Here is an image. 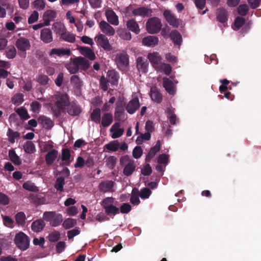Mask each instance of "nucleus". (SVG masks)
<instances>
[{
  "mask_svg": "<svg viewBox=\"0 0 261 261\" xmlns=\"http://www.w3.org/2000/svg\"><path fill=\"white\" fill-rule=\"evenodd\" d=\"M150 97L151 99L158 103H160L162 101V95L160 90L155 87L150 89Z\"/></svg>",
  "mask_w": 261,
  "mask_h": 261,
  "instance_id": "obj_22",
  "label": "nucleus"
},
{
  "mask_svg": "<svg viewBox=\"0 0 261 261\" xmlns=\"http://www.w3.org/2000/svg\"><path fill=\"white\" fill-rule=\"evenodd\" d=\"M63 221L62 215L60 214H55L54 216L50 222L52 226L56 227L59 226Z\"/></svg>",
  "mask_w": 261,
  "mask_h": 261,
  "instance_id": "obj_47",
  "label": "nucleus"
},
{
  "mask_svg": "<svg viewBox=\"0 0 261 261\" xmlns=\"http://www.w3.org/2000/svg\"><path fill=\"white\" fill-rule=\"evenodd\" d=\"M70 151L68 148H63L61 153V160L64 163L61 165L69 166L71 162Z\"/></svg>",
  "mask_w": 261,
  "mask_h": 261,
  "instance_id": "obj_25",
  "label": "nucleus"
},
{
  "mask_svg": "<svg viewBox=\"0 0 261 261\" xmlns=\"http://www.w3.org/2000/svg\"><path fill=\"white\" fill-rule=\"evenodd\" d=\"M76 224V219L72 218H67L65 219L63 223V226L66 229L73 227Z\"/></svg>",
  "mask_w": 261,
  "mask_h": 261,
  "instance_id": "obj_52",
  "label": "nucleus"
},
{
  "mask_svg": "<svg viewBox=\"0 0 261 261\" xmlns=\"http://www.w3.org/2000/svg\"><path fill=\"white\" fill-rule=\"evenodd\" d=\"M57 101L55 104L59 107L66 108L69 103V98L67 93L59 92L56 95Z\"/></svg>",
  "mask_w": 261,
  "mask_h": 261,
  "instance_id": "obj_8",
  "label": "nucleus"
},
{
  "mask_svg": "<svg viewBox=\"0 0 261 261\" xmlns=\"http://www.w3.org/2000/svg\"><path fill=\"white\" fill-rule=\"evenodd\" d=\"M140 106L138 98L135 97L128 102L126 110L129 114H133L139 108Z\"/></svg>",
  "mask_w": 261,
  "mask_h": 261,
  "instance_id": "obj_14",
  "label": "nucleus"
},
{
  "mask_svg": "<svg viewBox=\"0 0 261 261\" xmlns=\"http://www.w3.org/2000/svg\"><path fill=\"white\" fill-rule=\"evenodd\" d=\"M245 22V19L242 17L238 16L236 18L234 23L233 29L236 30H239Z\"/></svg>",
  "mask_w": 261,
  "mask_h": 261,
  "instance_id": "obj_48",
  "label": "nucleus"
},
{
  "mask_svg": "<svg viewBox=\"0 0 261 261\" xmlns=\"http://www.w3.org/2000/svg\"><path fill=\"white\" fill-rule=\"evenodd\" d=\"M32 6L33 8L40 11L45 8V3L44 0H35L32 3Z\"/></svg>",
  "mask_w": 261,
  "mask_h": 261,
  "instance_id": "obj_51",
  "label": "nucleus"
},
{
  "mask_svg": "<svg viewBox=\"0 0 261 261\" xmlns=\"http://www.w3.org/2000/svg\"><path fill=\"white\" fill-rule=\"evenodd\" d=\"M23 188L29 191L36 192L38 191V188L30 181H27L23 184Z\"/></svg>",
  "mask_w": 261,
  "mask_h": 261,
  "instance_id": "obj_59",
  "label": "nucleus"
},
{
  "mask_svg": "<svg viewBox=\"0 0 261 261\" xmlns=\"http://www.w3.org/2000/svg\"><path fill=\"white\" fill-rule=\"evenodd\" d=\"M120 164L124 166L123 173L126 176L133 174L136 170V166L135 161L128 155L122 156L120 159Z\"/></svg>",
  "mask_w": 261,
  "mask_h": 261,
  "instance_id": "obj_2",
  "label": "nucleus"
},
{
  "mask_svg": "<svg viewBox=\"0 0 261 261\" xmlns=\"http://www.w3.org/2000/svg\"><path fill=\"white\" fill-rule=\"evenodd\" d=\"M67 106V112L70 115L77 116L81 113L80 107L75 103L69 102Z\"/></svg>",
  "mask_w": 261,
  "mask_h": 261,
  "instance_id": "obj_27",
  "label": "nucleus"
},
{
  "mask_svg": "<svg viewBox=\"0 0 261 261\" xmlns=\"http://www.w3.org/2000/svg\"><path fill=\"white\" fill-rule=\"evenodd\" d=\"M14 242L16 246L22 250L27 249L30 246L29 238L21 231L16 234Z\"/></svg>",
  "mask_w": 261,
  "mask_h": 261,
  "instance_id": "obj_5",
  "label": "nucleus"
},
{
  "mask_svg": "<svg viewBox=\"0 0 261 261\" xmlns=\"http://www.w3.org/2000/svg\"><path fill=\"white\" fill-rule=\"evenodd\" d=\"M65 109L63 107H59L55 103V106L51 108V110L54 116L56 118L59 117L61 115V112Z\"/></svg>",
  "mask_w": 261,
  "mask_h": 261,
  "instance_id": "obj_57",
  "label": "nucleus"
},
{
  "mask_svg": "<svg viewBox=\"0 0 261 261\" xmlns=\"http://www.w3.org/2000/svg\"><path fill=\"white\" fill-rule=\"evenodd\" d=\"M106 15L108 21L111 24L117 25L119 24L118 17L112 10H110L106 12Z\"/></svg>",
  "mask_w": 261,
  "mask_h": 261,
  "instance_id": "obj_24",
  "label": "nucleus"
},
{
  "mask_svg": "<svg viewBox=\"0 0 261 261\" xmlns=\"http://www.w3.org/2000/svg\"><path fill=\"white\" fill-rule=\"evenodd\" d=\"M170 37L174 44L180 45L182 42V37L177 30H173L170 33Z\"/></svg>",
  "mask_w": 261,
  "mask_h": 261,
  "instance_id": "obj_35",
  "label": "nucleus"
},
{
  "mask_svg": "<svg viewBox=\"0 0 261 261\" xmlns=\"http://www.w3.org/2000/svg\"><path fill=\"white\" fill-rule=\"evenodd\" d=\"M146 26L148 32L154 34L160 31L162 23L160 19L157 17H152L148 20Z\"/></svg>",
  "mask_w": 261,
  "mask_h": 261,
  "instance_id": "obj_6",
  "label": "nucleus"
},
{
  "mask_svg": "<svg viewBox=\"0 0 261 261\" xmlns=\"http://www.w3.org/2000/svg\"><path fill=\"white\" fill-rule=\"evenodd\" d=\"M56 15L57 13L55 10H48L46 11L43 15L45 25H49L50 22L56 18Z\"/></svg>",
  "mask_w": 261,
  "mask_h": 261,
  "instance_id": "obj_21",
  "label": "nucleus"
},
{
  "mask_svg": "<svg viewBox=\"0 0 261 261\" xmlns=\"http://www.w3.org/2000/svg\"><path fill=\"white\" fill-rule=\"evenodd\" d=\"M7 135L9 137V142L11 143H14L15 142V139L20 137V133L18 132H14L12 129L9 128Z\"/></svg>",
  "mask_w": 261,
  "mask_h": 261,
  "instance_id": "obj_44",
  "label": "nucleus"
},
{
  "mask_svg": "<svg viewBox=\"0 0 261 261\" xmlns=\"http://www.w3.org/2000/svg\"><path fill=\"white\" fill-rule=\"evenodd\" d=\"M151 194V191L147 188H143L141 189L140 191H139L140 197L144 199L148 198Z\"/></svg>",
  "mask_w": 261,
  "mask_h": 261,
  "instance_id": "obj_55",
  "label": "nucleus"
},
{
  "mask_svg": "<svg viewBox=\"0 0 261 261\" xmlns=\"http://www.w3.org/2000/svg\"><path fill=\"white\" fill-rule=\"evenodd\" d=\"M16 53V49L14 46L9 47L6 51V57L10 59H14Z\"/></svg>",
  "mask_w": 261,
  "mask_h": 261,
  "instance_id": "obj_56",
  "label": "nucleus"
},
{
  "mask_svg": "<svg viewBox=\"0 0 261 261\" xmlns=\"http://www.w3.org/2000/svg\"><path fill=\"white\" fill-rule=\"evenodd\" d=\"M45 226V223L42 219H38L34 221L31 225V228L34 232H38L42 231Z\"/></svg>",
  "mask_w": 261,
  "mask_h": 261,
  "instance_id": "obj_31",
  "label": "nucleus"
},
{
  "mask_svg": "<svg viewBox=\"0 0 261 261\" xmlns=\"http://www.w3.org/2000/svg\"><path fill=\"white\" fill-rule=\"evenodd\" d=\"M24 151L29 154L33 153L36 151L35 146L32 141H28L23 145Z\"/></svg>",
  "mask_w": 261,
  "mask_h": 261,
  "instance_id": "obj_45",
  "label": "nucleus"
},
{
  "mask_svg": "<svg viewBox=\"0 0 261 261\" xmlns=\"http://www.w3.org/2000/svg\"><path fill=\"white\" fill-rule=\"evenodd\" d=\"M163 15L170 25L177 28L179 24L178 20L169 10H165Z\"/></svg>",
  "mask_w": 261,
  "mask_h": 261,
  "instance_id": "obj_18",
  "label": "nucleus"
},
{
  "mask_svg": "<svg viewBox=\"0 0 261 261\" xmlns=\"http://www.w3.org/2000/svg\"><path fill=\"white\" fill-rule=\"evenodd\" d=\"M53 29L54 32L60 36L66 30L65 25L61 22L54 23L53 25Z\"/></svg>",
  "mask_w": 261,
  "mask_h": 261,
  "instance_id": "obj_40",
  "label": "nucleus"
},
{
  "mask_svg": "<svg viewBox=\"0 0 261 261\" xmlns=\"http://www.w3.org/2000/svg\"><path fill=\"white\" fill-rule=\"evenodd\" d=\"M114 61L119 70L125 71L129 66V56L126 51L123 50L115 55Z\"/></svg>",
  "mask_w": 261,
  "mask_h": 261,
  "instance_id": "obj_3",
  "label": "nucleus"
},
{
  "mask_svg": "<svg viewBox=\"0 0 261 261\" xmlns=\"http://www.w3.org/2000/svg\"><path fill=\"white\" fill-rule=\"evenodd\" d=\"M90 118L92 121L97 124H99L101 121V110L96 108L91 113Z\"/></svg>",
  "mask_w": 261,
  "mask_h": 261,
  "instance_id": "obj_33",
  "label": "nucleus"
},
{
  "mask_svg": "<svg viewBox=\"0 0 261 261\" xmlns=\"http://www.w3.org/2000/svg\"><path fill=\"white\" fill-rule=\"evenodd\" d=\"M71 54V51L69 49H65L63 48H53L49 52V56H52L53 55H57L59 57L63 56L64 55H67L68 56H70Z\"/></svg>",
  "mask_w": 261,
  "mask_h": 261,
  "instance_id": "obj_28",
  "label": "nucleus"
},
{
  "mask_svg": "<svg viewBox=\"0 0 261 261\" xmlns=\"http://www.w3.org/2000/svg\"><path fill=\"white\" fill-rule=\"evenodd\" d=\"M99 27L101 32L106 35L112 36L115 33V29L105 20L100 21Z\"/></svg>",
  "mask_w": 261,
  "mask_h": 261,
  "instance_id": "obj_9",
  "label": "nucleus"
},
{
  "mask_svg": "<svg viewBox=\"0 0 261 261\" xmlns=\"http://www.w3.org/2000/svg\"><path fill=\"white\" fill-rule=\"evenodd\" d=\"M15 45L18 50L19 56L21 58H25L26 51L31 47L29 40L24 37H20L16 41Z\"/></svg>",
  "mask_w": 261,
  "mask_h": 261,
  "instance_id": "obj_4",
  "label": "nucleus"
},
{
  "mask_svg": "<svg viewBox=\"0 0 261 261\" xmlns=\"http://www.w3.org/2000/svg\"><path fill=\"white\" fill-rule=\"evenodd\" d=\"M70 82L76 89H80L83 86V82L76 75H73L71 77Z\"/></svg>",
  "mask_w": 261,
  "mask_h": 261,
  "instance_id": "obj_46",
  "label": "nucleus"
},
{
  "mask_svg": "<svg viewBox=\"0 0 261 261\" xmlns=\"http://www.w3.org/2000/svg\"><path fill=\"white\" fill-rule=\"evenodd\" d=\"M106 78L108 83L111 85H117L119 79V75L118 72L114 70H108L107 73Z\"/></svg>",
  "mask_w": 261,
  "mask_h": 261,
  "instance_id": "obj_16",
  "label": "nucleus"
},
{
  "mask_svg": "<svg viewBox=\"0 0 261 261\" xmlns=\"http://www.w3.org/2000/svg\"><path fill=\"white\" fill-rule=\"evenodd\" d=\"M117 158L115 156H110L107 159V165L110 169H113L116 165Z\"/></svg>",
  "mask_w": 261,
  "mask_h": 261,
  "instance_id": "obj_62",
  "label": "nucleus"
},
{
  "mask_svg": "<svg viewBox=\"0 0 261 261\" xmlns=\"http://www.w3.org/2000/svg\"><path fill=\"white\" fill-rule=\"evenodd\" d=\"M168 118L169 119L170 123L172 125L176 124V116L174 112L170 108L167 109Z\"/></svg>",
  "mask_w": 261,
  "mask_h": 261,
  "instance_id": "obj_64",
  "label": "nucleus"
},
{
  "mask_svg": "<svg viewBox=\"0 0 261 261\" xmlns=\"http://www.w3.org/2000/svg\"><path fill=\"white\" fill-rule=\"evenodd\" d=\"M161 149V143L160 140L156 141L155 145L152 147L148 154L146 155L145 161L149 162L151 160L154 156L156 153L160 151Z\"/></svg>",
  "mask_w": 261,
  "mask_h": 261,
  "instance_id": "obj_20",
  "label": "nucleus"
},
{
  "mask_svg": "<svg viewBox=\"0 0 261 261\" xmlns=\"http://www.w3.org/2000/svg\"><path fill=\"white\" fill-rule=\"evenodd\" d=\"M58 155V151L56 149L49 151L45 155V161L48 166L51 165L57 159Z\"/></svg>",
  "mask_w": 261,
  "mask_h": 261,
  "instance_id": "obj_30",
  "label": "nucleus"
},
{
  "mask_svg": "<svg viewBox=\"0 0 261 261\" xmlns=\"http://www.w3.org/2000/svg\"><path fill=\"white\" fill-rule=\"evenodd\" d=\"M38 121L39 123L42 124L43 127L47 129H51L54 125L53 121L44 115L40 116L38 118Z\"/></svg>",
  "mask_w": 261,
  "mask_h": 261,
  "instance_id": "obj_19",
  "label": "nucleus"
},
{
  "mask_svg": "<svg viewBox=\"0 0 261 261\" xmlns=\"http://www.w3.org/2000/svg\"><path fill=\"white\" fill-rule=\"evenodd\" d=\"M81 54L90 60H94L96 57L94 53L88 47H81L79 48Z\"/></svg>",
  "mask_w": 261,
  "mask_h": 261,
  "instance_id": "obj_29",
  "label": "nucleus"
},
{
  "mask_svg": "<svg viewBox=\"0 0 261 261\" xmlns=\"http://www.w3.org/2000/svg\"><path fill=\"white\" fill-rule=\"evenodd\" d=\"M114 119L116 121H124L125 113L122 108H116L114 114Z\"/></svg>",
  "mask_w": 261,
  "mask_h": 261,
  "instance_id": "obj_41",
  "label": "nucleus"
},
{
  "mask_svg": "<svg viewBox=\"0 0 261 261\" xmlns=\"http://www.w3.org/2000/svg\"><path fill=\"white\" fill-rule=\"evenodd\" d=\"M65 184V182L64 177L63 176H59L56 179L55 188L58 191L60 192H63V187Z\"/></svg>",
  "mask_w": 261,
  "mask_h": 261,
  "instance_id": "obj_43",
  "label": "nucleus"
},
{
  "mask_svg": "<svg viewBox=\"0 0 261 261\" xmlns=\"http://www.w3.org/2000/svg\"><path fill=\"white\" fill-rule=\"evenodd\" d=\"M15 220L16 223L18 225L23 226L25 224L26 216L25 214L22 212L17 213L15 215Z\"/></svg>",
  "mask_w": 261,
  "mask_h": 261,
  "instance_id": "obj_42",
  "label": "nucleus"
},
{
  "mask_svg": "<svg viewBox=\"0 0 261 261\" xmlns=\"http://www.w3.org/2000/svg\"><path fill=\"white\" fill-rule=\"evenodd\" d=\"M40 39L45 43H49L53 41L52 32L50 29L44 28L41 31Z\"/></svg>",
  "mask_w": 261,
  "mask_h": 261,
  "instance_id": "obj_15",
  "label": "nucleus"
},
{
  "mask_svg": "<svg viewBox=\"0 0 261 261\" xmlns=\"http://www.w3.org/2000/svg\"><path fill=\"white\" fill-rule=\"evenodd\" d=\"M23 95L21 93L15 94L12 98V101L15 105L19 106L23 101Z\"/></svg>",
  "mask_w": 261,
  "mask_h": 261,
  "instance_id": "obj_58",
  "label": "nucleus"
},
{
  "mask_svg": "<svg viewBox=\"0 0 261 261\" xmlns=\"http://www.w3.org/2000/svg\"><path fill=\"white\" fill-rule=\"evenodd\" d=\"M16 112L23 120L28 119L30 117L27 110L23 107L17 109Z\"/></svg>",
  "mask_w": 261,
  "mask_h": 261,
  "instance_id": "obj_54",
  "label": "nucleus"
},
{
  "mask_svg": "<svg viewBox=\"0 0 261 261\" xmlns=\"http://www.w3.org/2000/svg\"><path fill=\"white\" fill-rule=\"evenodd\" d=\"M104 208L107 215H115L119 213V208L113 204L104 205Z\"/></svg>",
  "mask_w": 261,
  "mask_h": 261,
  "instance_id": "obj_39",
  "label": "nucleus"
},
{
  "mask_svg": "<svg viewBox=\"0 0 261 261\" xmlns=\"http://www.w3.org/2000/svg\"><path fill=\"white\" fill-rule=\"evenodd\" d=\"M9 157L10 160L16 165H20L21 164V160L16 152L13 149L9 151Z\"/></svg>",
  "mask_w": 261,
  "mask_h": 261,
  "instance_id": "obj_38",
  "label": "nucleus"
},
{
  "mask_svg": "<svg viewBox=\"0 0 261 261\" xmlns=\"http://www.w3.org/2000/svg\"><path fill=\"white\" fill-rule=\"evenodd\" d=\"M95 39L97 44L102 48L104 50L107 51H111L112 49L108 38L103 34H99L97 35Z\"/></svg>",
  "mask_w": 261,
  "mask_h": 261,
  "instance_id": "obj_7",
  "label": "nucleus"
},
{
  "mask_svg": "<svg viewBox=\"0 0 261 261\" xmlns=\"http://www.w3.org/2000/svg\"><path fill=\"white\" fill-rule=\"evenodd\" d=\"M134 16L148 17L151 16L152 10L151 9L142 6L136 8L134 11Z\"/></svg>",
  "mask_w": 261,
  "mask_h": 261,
  "instance_id": "obj_11",
  "label": "nucleus"
},
{
  "mask_svg": "<svg viewBox=\"0 0 261 261\" xmlns=\"http://www.w3.org/2000/svg\"><path fill=\"white\" fill-rule=\"evenodd\" d=\"M117 32L120 37L124 40H130L132 39L130 33L125 29H119Z\"/></svg>",
  "mask_w": 261,
  "mask_h": 261,
  "instance_id": "obj_49",
  "label": "nucleus"
},
{
  "mask_svg": "<svg viewBox=\"0 0 261 261\" xmlns=\"http://www.w3.org/2000/svg\"><path fill=\"white\" fill-rule=\"evenodd\" d=\"M139 190L136 188L133 189L132 191L131 197L130 198V202L134 205H139L140 203V200L139 197Z\"/></svg>",
  "mask_w": 261,
  "mask_h": 261,
  "instance_id": "obj_36",
  "label": "nucleus"
},
{
  "mask_svg": "<svg viewBox=\"0 0 261 261\" xmlns=\"http://www.w3.org/2000/svg\"><path fill=\"white\" fill-rule=\"evenodd\" d=\"M156 69H158L161 72H164L165 74L168 75L171 72L172 67L169 64L161 63L159 67L157 68Z\"/></svg>",
  "mask_w": 261,
  "mask_h": 261,
  "instance_id": "obj_50",
  "label": "nucleus"
},
{
  "mask_svg": "<svg viewBox=\"0 0 261 261\" xmlns=\"http://www.w3.org/2000/svg\"><path fill=\"white\" fill-rule=\"evenodd\" d=\"M113 122V115L111 113H106L102 116L101 124L103 127H108Z\"/></svg>",
  "mask_w": 261,
  "mask_h": 261,
  "instance_id": "obj_37",
  "label": "nucleus"
},
{
  "mask_svg": "<svg viewBox=\"0 0 261 261\" xmlns=\"http://www.w3.org/2000/svg\"><path fill=\"white\" fill-rule=\"evenodd\" d=\"M138 70L142 73H146L148 71V62L147 59L142 57H138L136 60Z\"/></svg>",
  "mask_w": 261,
  "mask_h": 261,
  "instance_id": "obj_13",
  "label": "nucleus"
},
{
  "mask_svg": "<svg viewBox=\"0 0 261 261\" xmlns=\"http://www.w3.org/2000/svg\"><path fill=\"white\" fill-rule=\"evenodd\" d=\"M158 38L154 36H148L142 39L143 44L149 47H154L158 44Z\"/></svg>",
  "mask_w": 261,
  "mask_h": 261,
  "instance_id": "obj_23",
  "label": "nucleus"
},
{
  "mask_svg": "<svg viewBox=\"0 0 261 261\" xmlns=\"http://www.w3.org/2000/svg\"><path fill=\"white\" fill-rule=\"evenodd\" d=\"M50 242H55L58 241L60 238V233L58 231H54L49 233L48 236Z\"/></svg>",
  "mask_w": 261,
  "mask_h": 261,
  "instance_id": "obj_63",
  "label": "nucleus"
},
{
  "mask_svg": "<svg viewBox=\"0 0 261 261\" xmlns=\"http://www.w3.org/2000/svg\"><path fill=\"white\" fill-rule=\"evenodd\" d=\"M89 67L90 64L88 60L82 57L73 58L66 65L67 69L71 74L77 73L79 69L85 71L89 69Z\"/></svg>",
  "mask_w": 261,
  "mask_h": 261,
  "instance_id": "obj_1",
  "label": "nucleus"
},
{
  "mask_svg": "<svg viewBox=\"0 0 261 261\" xmlns=\"http://www.w3.org/2000/svg\"><path fill=\"white\" fill-rule=\"evenodd\" d=\"M249 11V7L246 4L240 5L238 8V13L241 16H245Z\"/></svg>",
  "mask_w": 261,
  "mask_h": 261,
  "instance_id": "obj_61",
  "label": "nucleus"
},
{
  "mask_svg": "<svg viewBox=\"0 0 261 261\" xmlns=\"http://www.w3.org/2000/svg\"><path fill=\"white\" fill-rule=\"evenodd\" d=\"M60 38L65 41L69 43H74L75 41V36L68 32L67 30L60 36Z\"/></svg>",
  "mask_w": 261,
  "mask_h": 261,
  "instance_id": "obj_34",
  "label": "nucleus"
},
{
  "mask_svg": "<svg viewBox=\"0 0 261 261\" xmlns=\"http://www.w3.org/2000/svg\"><path fill=\"white\" fill-rule=\"evenodd\" d=\"M119 147V144L117 140L111 141L105 145V147L110 151H116Z\"/></svg>",
  "mask_w": 261,
  "mask_h": 261,
  "instance_id": "obj_53",
  "label": "nucleus"
},
{
  "mask_svg": "<svg viewBox=\"0 0 261 261\" xmlns=\"http://www.w3.org/2000/svg\"><path fill=\"white\" fill-rule=\"evenodd\" d=\"M217 19L222 23L226 22L228 20V13L226 10L223 8L219 9L217 12Z\"/></svg>",
  "mask_w": 261,
  "mask_h": 261,
  "instance_id": "obj_32",
  "label": "nucleus"
},
{
  "mask_svg": "<svg viewBox=\"0 0 261 261\" xmlns=\"http://www.w3.org/2000/svg\"><path fill=\"white\" fill-rule=\"evenodd\" d=\"M147 58L152 64V66L155 69L159 68L160 65L162 63V58L160 54L157 52L149 53L147 56Z\"/></svg>",
  "mask_w": 261,
  "mask_h": 261,
  "instance_id": "obj_12",
  "label": "nucleus"
},
{
  "mask_svg": "<svg viewBox=\"0 0 261 261\" xmlns=\"http://www.w3.org/2000/svg\"><path fill=\"white\" fill-rule=\"evenodd\" d=\"M48 77L44 74L39 75L36 79V81L41 85H46L49 81Z\"/></svg>",
  "mask_w": 261,
  "mask_h": 261,
  "instance_id": "obj_60",
  "label": "nucleus"
},
{
  "mask_svg": "<svg viewBox=\"0 0 261 261\" xmlns=\"http://www.w3.org/2000/svg\"><path fill=\"white\" fill-rule=\"evenodd\" d=\"M114 182L112 180H108L101 182L99 185V189L100 192L106 193L111 192L114 187Z\"/></svg>",
  "mask_w": 261,
  "mask_h": 261,
  "instance_id": "obj_26",
  "label": "nucleus"
},
{
  "mask_svg": "<svg viewBox=\"0 0 261 261\" xmlns=\"http://www.w3.org/2000/svg\"><path fill=\"white\" fill-rule=\"evenodd\" d=\"M163 86L170 95H174L175 94L176 87L173 82L169 78L166 77L163 78Z\"/></svg>",
  "mask_w": 261,
  "mask_h": 261,
  "instance_id": "obj_10",
  "label": "nucleus"
},
{
  "mask_svg": "<svg viewBox=\"0 0 261 261\" xmlns=\"http://www.w3.org/2000/svg\"><path fill=\"white\" fill-rule=\"evenodd\" d=\"M126 26L129 31H131L136 35L139 34L140 32L139 24L134 18L128 20L126 22Z\"/></svg>",
  "mask_w": 261,
  "mask_h": 261,
  "instance_id": "obj_17",
  "label": "nucleus"
}]
</instances>
